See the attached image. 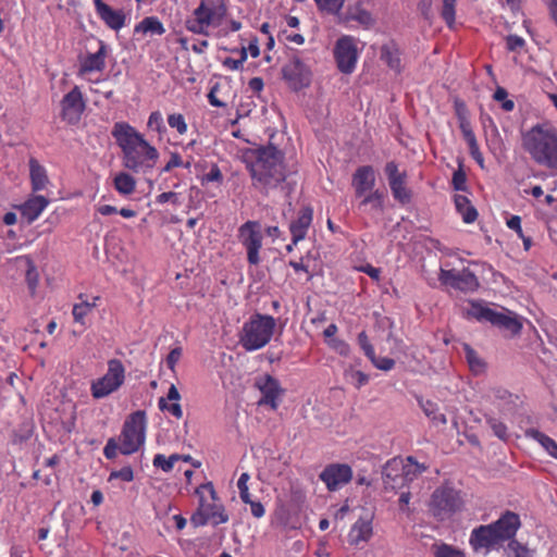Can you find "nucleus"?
I'll list each match as a JSON object with an SVG mask.
<instances>
[{
	"label": "nucleus",
	"instance_id": "f257e3e1",
	"mask_svg": "<svg viewBox=\"0 0 557 557\" xmlns=\"http://www.w3.org/2000/svg\"><path fill=\"white\" fill-rule=\"evenodd\" d=\"M112 136L122 149L125 168L146 174L156 166L159 159L158 149L150 145L135 127L126 122L115 123Z\"/></svg>",
	"mask_w": 557,
	"mask_h": 557
},
{
	"label": "nucleus",
	"instance_id": "f03ea898",
	"mask_svg": "<svg viewBox=\"0 0 557 557\" xmlns=\"http://www.w3.org/2000/svg\"><path fill=\"white\" fill-rule=\"evenodd\" d=\"M253 160L247 162L252 186L268 195L276 189L288 176L284 152L273 145L262 146L252 151Z\"/></svg>",
	"mask_w": 557,
	"mask_h": 557
},
{
	"label": "nucleus",
	"instance_id": "7ed1b4c3",
	"mask_svg": "<svg viewBox=\"0 0 557 557\" xmlns=\"http://www.w3.org/2000/svg\"><path fill=\"white\" fill-rule=\"evenodd\" d=\"M522 146L535 164L557 172V128L554 125H533L522 135Z\"/></svg>",
	"mask_w": 557,
	"mask_h": 557
},
{
	"label": "nucleus",
	"instance_id": "20e7f679",
	"mask_svg": "<svg viewBox=\"0 0 557 557\" xmlns=\"http://www.w3.org/2000/svg\"><path fill=\"white\" fill-rule=\"evenodd\" d=\"M196 494L199 496V506L190 517V523L198 528L208 523L219 525L228 521L224 506L219 502L216 492L211 482L201 484Z\"/></svg>",
	"mask_w": 557,
	"mask_h": 557
},
{
	"label": "nucleus",
	"instance_id": "39448f33",
	"mask_svg": "<svg viewBox=\"0 0 557 557\" xmlns=\"http://www.w3.org/2000/svg\"><path fill=\"white\" fill-rule=\"evenodd\" d=\"M276 326L272 315L255 313L243 325L239 344L246 351H255L267 346Z\"/></svg>",
	"mask_w": 557,
	"mask_h": 557
},
{
	"label": "nucleus",
	"instance_id": "423d86ee",
	"mask_svg": "<svg viewBox=\"0 0 557 557\" xmlns=\"http://www.w3.org/2000/svg\"><path fill=\"white\" fill-rule=\"evenodd\" d=\"M227 14L225 0H200L193 17L185 23L186 29L197 35H209L210 27L220 26Z\"/></svg>",
	"mask_w": 557,
	"mask_h": 557
},
{
	"label": "nucleus",
	"instance_id": "0eeeda50",
	"mask_svg": "<svg viewBox=\"0 0 557 557\" xmlns=\"http://www.w3.org/2000/svg\"><path fill=\"white\" fill-rule=\"evenodd\" d=\"M469 313L478 321H487L499 330L507 332L511 337L519 335L523 326L521 318L505 308L502 311H496L481 304L472 302Z\"/></svg>",
	"mask_w": 557,
	"mask_h": 557
},
{
	"label": "nucleus",
	"instance_id": "6e6552de",
	"mask_svg": "<svg viewBox=\"0 0 557 557\" xmlns=\"http://www.w3.org/2000/svg\"><path fill=\"white\" fill-rule=\"evenodd\" d=\"M147 418L144 410L131 413L124 422L120 435V453L132 455L136 453L146 440Z\"/></svg>",
	"mask_w": 557,
	"mask_h": 557
},
{
	"label": "nucleus",
	"instance_id": "1a4fd4ad",
	"mask_svg": "<svg viewBox=\"0 0 557 557\" xmlns=\"http://www.w3.org/2000/svg\"><path fill=\"white\" fill-rule=\"evenodd\" d=\"M463 506L461 492L450 485H442L432 493L430 511L438 520L449 518Z\"/></svg>",
	"mask_w": 557,
	"mask_h": 557
},
{
	"label": "nucleus",
	"instance_id": "9d476101",
	"mask_svg": "<svg viewBox=\"0 0 557 557\" xmlns=\"http://www.w3.org/2000/svg\"><path fill=\"white\" fill-rule=\"evenodd\" d=\"M238 239L247 251V261L250 265L260 263V249L262 248L263 235L260 224L256 221H247L238 228Z\"/></svg>",
	"mask_w": 557,
	"mask_h": 557
},
{
	"label": "nucleus",
	"instance_id": "9b49d317",
	"mask_svg": "<svg viewBox=\"0 0 557 557\" xmlns=\"http://www.w3.org/2000/svg\"><path fill=\"white\" fill-rule=\"evenodd\" d=\"M333 52L339 72L351 74L358 61V49L355 39L350 36L341 37L337 39Z\"/></svg>",
	"mask_w": 557,
	"mask_h": 557
},
{
	"label": "nucleus",
	"instance_id": "f8f14e48",
	"mask_svg": "<svg viewBox=\"0 0 557 557\" xmlns=\"http://www.w3.org/2000/svg\"><path fill=\"white\" fill-rule=\"evenodd\" d=\"M384 172L394 199L400 205H408L411 201L412 193L407 187V173L400 172L395 161H388Z\"/></svg>",
	"mask_w": 557,
	"mask_h": 557
},
{
	"label": "nucleus",
	"instance_id": "ddd939ff",
	"mask_svg": "<svg viewBox=\"0 0 557 557\" xmlns=\"http://www.w3.org/2000/svg\"><path fill=\"white\" fill-rule=\"evenodd\" d=\"M438 278L443 284L463 293H473L480 286L476 275L467 268L460 271L442 269Z\"/></svg>",
	"mask_w": 557,
	"mask_h": 557
},
{
	"label": "nucleus",
	"instance_id": "4468645a",
	"mask_svg": "<svg viewBox=\"0 0 557 557\" xmlns=\"http://www.w3.org/2000/svg\"><path fill=\"white\" fill-rule=\"evenodd\" d=\"M282 75L289 88L298 91L310 85L312 73L308 65L295 57L283 66Z\"/></svg>",
	"mask_w": 557,
	"mask_h": 557
},
{
	"label": "nucleus",
	"instance_id": "2eb2a0df",
	"mask_svg": "<svg viewBox=\"0 0 557 557\" xmlns=\"http://www.w3.org/2000/svg\"><path fill=\"white\" fill-rule=\"evenodd\" d=\"M255 385L262 394L258 405H265L272 410H276L280 405V398L284 394V389L278 380L270 374H264L256 380Z\"/></svg>",
	"mask_w": 557,
	"mask_h": 557
},
{
	"label": "nucleus",
	"instance_id": "dca6fc26",
	"mask_svg": "<svg viewBox=\"0 0 557 557\" xmlns=\"http://www.w3.org/2000/svg\"><path fill=\"white\" fill-rule=\"evenodd\" d=\"M469 544L475 553H487L503 545L491 523L474 528L470 533Z\"/></svg>",
	"mask_w": 557,
	"mask_h": 557
},
{
	"label": "nucleus",
	"instance_id": "f3484780",
	"mask_svg": "<svg viewBox=\"0 0 557 557\" xmlns=\"http://www.w3.org/2000/svg\"><path fill=\"white\" fill-rule=\"evenodd\" d=\"M319 478L329 491H337L351 481L352 469L346 463H332L323 469Z\"/></svg>",
	"mask_w": 557,
	"mask_h": 557
},
{
	"label": "nucleus",
	"instance_id": "a211bd4d",
	"mask_svg": "<svg viewBox=\"0 0 557 557\" xmlns=\"http://www.w3.org/2000/svg\"><path fill=\"white\" fill-rule=\"evenodd\" d=\"M499 541L504 544L511 541L521 525L520 517L518 513L506 510L498 520L491 523Z\"/></svg>",
	"mask_w": 557,
	"mask_h": 557
},
{
	"label": "nucleus",
	"instance_id": "6ab92c4d",
	"mask_svg": "<svg viewBox=\"0 0 557 557\" xmlns=\"http://www.w3.org/2000/svg\"><path fill=\"white\" fill-rule=\"evenodd\" d=\"M61 106L63 120L71 124L78 122L85 104L82 92L77 86L63 97Z\"/></svg>",
	"mask_w": 557,
	"mask_h": 557
},
{
	"label": "nucleus",
	"instance_id": "aec40b11",
	"mask_svg": "<svg viewBox=\"0 0 557 557\" xmlns=\"http://www.w3.org/2000/svg\"><path fill=\"white\" fill-rule=\"evenodd\" d=\"M373 536V516L360 517L350 528L347 541L351 546L358 547L368 543Z\"/></svg>",
	"mask_w": 557,
	"mask_h": 557
},
{
	"label": "nucleus",
	"instance_id": "412c9836",
	"mask_svg": "<svg viewBox=\"0 0 557 557\" xmlns=\"http://www.w3.org/2000/svg\"><path fill=\"white\" fill-rule=\"evenodd\" d=\"M351 186L356 198H361L367 193L372 191L375 186V171L373 166H359L352 174Z\"/></svg>",
	"mask_w": 557,
	"mask_h": 557
},
{
	"label": "nucleus",
	"instance_id": "4be33fe9",
	"mask_svg": "<svg viewBox=\"0 0 557 557\" xmlns=\"http://www.w3.org/2000/svg\"><path fill=\"white\" fill-rule=\"evenodd\" d=\"M312 220L313 209L310 206H305L298 211L296 220H294L289 225V232L294 245H297L300 240L306 238Z\"/></svg>",
	"mask_w": 557,
	"mask_h": 557
},
{
	"label": "nucleus",
	"instance_id": "5701e85b",
	"mask_svg": "<svg viewBox=\"0 0 557 557\" xmlns=\"http://www.w3.org/2000/svg\"><path fill=\"white\" fill-rule=\"evenodd\" d=\"M404 461L399 458H394L386 462L383 469V482L385 488L397 490L404 487Z\"/></svg>",
	"mask_w": 557,
	"mask_h": 557
},
{
	"label": "nucleus",
	"instance_id": "b1692460",
	"mask_svg": "<svg viewBox=\"0 0 557 557\" xmlns=\"http://www.w3.org/2000/svg\"><path fill=\"white\" fill-rule=\"evenodd\" d=\"M97 44L98 50L91 52L87 49L86 57L82 60L79 73L83 76L91 75L94 72L101 71L102 65L104 64V42L99 40L96 41L91 39L88 41V45Z\"/></svg>",
	"mask_w": 557,
	"mask_h": 557
},
{
	"label": "nucleus",
	"instance_id": "393cba45",
	"mask_svg": "<svg viewBox=\"0 0 557 557\" xmlns=\"http://www.w3.org/2000/svg\"><path fill=\"white\" fill-rule=\"evenodd\" d=\"M107 368V396L119 391L125 382L126 369L121 360L111 359Z\"/></svg>",
	"mask_w": 557,
	"mask_h": 557
},
{
	"label": "nucleus",
	"instance_id": "a878e982",
	"mask_svg": "<svg viewBox=\"0 0 557 557\" xmlns=\"http://www.w3.org/2000/svg\"><path fill=\"white\" fill-rule=\"evenodd\" d=\"M381 60L394 71L396 74H400L404 70L401 62V51L395 41H388L381 47L380 53Z\"/></svg>",
	"mask_w": 557,
	"mask_h": 557
},
{
	"label": "nucleus",
	"instance_id": "bb28decb",
	"mask_svg": "<svg viewBox=\"0 0 557 557\" xmlns=\"http://www.w3.org/2000/svg\"><path fill=\"white\" fill-rule=\"evenodd\" d=\"M181 394L176 386L172 384L168 391L166 399L161 397L158 401L159 409L161 411H166L176 419L183 418V409L180 405Z\"/></svg>",
	"mask_w": 557,
	"mask_h": 557
},
{
	"label": "nucleus",
	"instance_id": "cd10ccee",
	"mask_svg": "<svg viewBox=\"0 0 557 557\" xmlns=\"http://www.w3.org/2000/svg\"><path fill=\"white\" fill-rule=\"evenodd\" d=\"M48 203L49 201L46 197L35 196L20 206L22 216L27 220L28 224H32L35 220L38 219Z\"/></svg>",
	"mask_w": 557,
	"mask_h": 557
},
{
	"label": "nucleus",
	"instance_id": "c85d7f7f",
	"mask_svg": "<svg viewBox=\"0 0 557 557\" xmlns=\"http://www.w3.org/2000/svg\"><path fill=\"white\" fill-rule=\"evenodd\" d=\"M417 401L422 409L423 413L430 419L434 425H446L447 418L444 413L440 412L438 405L431 400L417 396Z\"/></svg>",
	"mask_w": 557,
	"mask_h": 557
},
{
	"label": "nucleus",
	"instance_id": "c756f323",
	"mask_svg": "<svg viewBox=\"0 0 557 557\" xmlns=\"http://www.w3.org/2000/svg\"><path fill=\"white\" fill-rule=\"evenodd\" d=\"M454 202L457 212L461 215L465 223L471 224L476 221L479 215L478 210L467 196L455 195Z\"/></svg>",
	"mask_w": 557,
	"mask_h": 557
},
{
	"label": "nucleus",
	"instance_id": "7c9ffc66",
	"mask_svg": "<svg viewBox=\"0 0 557 557\" xmlns=\"http://www.w3.org/2000/svg\"><path fill=\"white\" fill-rule=\"evenodd\" d=\"M29 175L34 191L45 189L49 183L46 169L34 158L29 160Z\"/></svg>",
	"mask_w": 557,
	"mask_h": 557
},
{
	"label": "nucleus",
	"instance_id": "2f4dec72",
	"mask_svg": "<svg viewBox=\"0 0 557 557\" xmlns=\"http://www.w3.org/2000/svg\"><path fill=\"white\" fill-rule=\"evenodd\" d=\"M359 208L364 210H371L375 212H383L384 210V193L380 189H375L367 193L361 197Z\"/></svg>",
	"mask_w": 557,
	"mask_h": 557
},
{
	"label": "nucleus",
	"instance_id": "473e14b6",
	"mask_svg": "<svg viewBox=\"0 0 557 557\" xmlns=\"http://www.w3.org/2000/svg\"><path fill=\"white\" fill-rule=\"evenodd\" d=\"M461 131L465 140L467 141L469 153L472 159L480 165V168H484V158L480 151L479 144L476 141L475 135L473 131L469 127V125H461Z\"/></svg>",
	"mask_w": 557,
	"mask_h": 557
},
{
	"label": "nucleus",
	"instance_id": "72a5a7b5",
	"mask_svg": "<svg viewBox=\"0 0 557 557\" xmlns=\"http://www.w3.org/2000/svg\"><path fill=\"white\" fill-rule=\"evenodd\" d=\"M134 32L135 34L141 33L161 36L165 33V28L157 16H147L135 26Z\"/></svg>",
	"mask_w": 557,
	"mask_h": 557
},
{
	"label": "nucleus",
	"instance_id": "f704fd0d",
	"mask_svg": "<svg viewBox=\"0 0 557 557\" xmlns=\"http://www.w3.org/2000/svg\"><path fill=\"white\" fill-rule=\"evenodd\" d=\"M113 185L121 195L126 196L134 193L136 182L132 175L121 172L114 177Z\"/></svg>",
	"mask_w": 557,
	"mask_h": 557
},
{
	"label": "nucleus",
	"instance_id": "c9c22d12",
	"mask_svg": "<svg viewBox=\"0 0 557 557\" xmlns=\"http://www.w3.org/2000/svg\"><path fill=\"white\" fill-rule=\"evenodd\" d=\"M193 163V158L189 157L187 160H184L182 154L177 151H170L169 153V160L164 164V166L161 169L162 173H169L172 170L176 168H184V169H190Z\"/></svg>",
	"mask_w": 557,
	"mask_h": 557
},
{
	"label": "nucleus",
	"instance_id": "e433bc0d",
	"mask_svg": "<svg viewBox=\"0 0 557 557\" xmlns=\"http://www.w3.org/2000/svg\"><path fill=\"white\" fill-rule=\"evenodd\" d=\"M528 435L539 442L552 457L557 459V443L553 438L533 429L528 431Z\"/></svg>",
	"mask_w": 557,
	"mask_h": 557
},
{
	"label": "nucleus",
	"instance_id": "4c0bfd02",
	"mask_svg": "<svg viewBox=\"0 0 557 557\" xmlns=\"http://www.w3.org/2000/svg\"><path fill=\"white\" fill-rule=\"evenodd\" d=\"M127 14L123 10H114L107 5V26L120 30L125 26Z\"/></svg>",
	"mask_w": 557,
	"mask_h": 557
},
{
	"label": "nucleus",
	"instance_id": "58836bf2",
	"mask_svg": "<svg viewBox=\"0 0 557 557\" xmlns=\"http://www.w3.org/2000/svg\"><path fill=\"white\" fill-rule=\"evenodd\" d=\"M147 129L156 133L159 138H162L166 133L163 115L159 110L152 111L147 120Z\"/></svg>",
	"mask_w": 557,
	"mask_h": 557
},
{
	"label": "nucleus",
	"instance_id": "ea45409f",
	"mask_svg": "<svg viewBox=\"0 0 557 557\" xmlns=\"http://www.w3.org/2000/svg\"><path fill=\"white\" fill-rule=\"evenodd\" d=\"M426 470V466L418 463L413 457L407 458V463H404V480L405 484L413 481L418 475Z\"/></svg>",
	"mask_w": 557,
	"mask_h": 557
},
{
	"label": "nucleus",
	"instance_id": "a19ab883",
	"mask_svg": "<svg viewBox=\"0 0 557 557\" xmlns=\"http://www.w3.org/2000/svg\"><path fill=\"white\" fill-rule=\"evenodd\" d=\"M168 125L171 129L176 131L180 136H184L188 132V124L184 114L172 112L166 117Z\"/></svg>",
	"mask_w": 557,
	"mask_h": 557
},
{
	"label": "nucleus",
	"instance_id": "79ce46f5",
	"mask_svg": "<svg viewBox=\"0 0 557 557\" xmlns=\"http://www.w3.org/2000/svg\"><path fill=\"white\" fill-rule=\"evenodd\" d=\"M432 550L434 557H466L463 550L446 543L434 544Z\"/></svg>",
	"mask_w": 557,
	"mask_h": 557
},
{
	"label": "nucleus",
	"instance_id": "37998d69",
	"mask_svg": "<svg viewBox=\"0 0 557 557\" xmlns=\"http://www.w3.org/2000/svg\"><path fill=\"white\" fill-rule=\"evenodd\" d=\"M182 458L183 457L177 454H173L170 457H165L162 454H157L153 457L152 463L156 468H161L164 472H170L173 470L175 462Z\"/></svg>",
	"mask_w": 557,
	"mask_h": 557
},
{
	"label": "nucleus",
	"instance_id": "c03bdc74",
	"mask_svg": "<svg viewBox=\"0 0 557 557\" xmlns=\"http://www.w3.org/2000/svg\"><path fill=\"white\" fill-rule=\"evenodd\" d=\"M466 359L472 372L480 373L484 370L485 363L479 357L476 351L469 345L465 346Z\"/></svg>",
	"mask_w": 557,
	"mask_h": 557
},
{
	"label": "nucleus",
	"instance_id": "a18cd8bd",
	"mask_svg": "<svg viewBox=\"0 0 557 557\" xmlns=\"http://www.w3.org/2000/svg\"><path fill=\"white\" fill-rule=\"evenodd\" d=\"M442 11L441 16L445 21V23L451 27L456 20V4L457 0H442Z\"/></svg>",
	"mask_w": 557,
	"mask_h": 557
},
{
	"label": "nucleus",
	"instance_id": "49530a36",
	"mask_svg": "<svg viewBox=\"0 0 557 557\" xmlns=\"http://www.w3.org/2000/svg\"><path fill=\"white\" fill-rule=\"evenodd\" d=\"M239 53V59L225 58L222 62L223 66L228 71H238L243 69L244 63L247 60V49L242 47L239 50H236Z\"/></svg>",
	"mask_w": 557,
	"mask_h": 557
},
{
	"label": "nucleus",
	"instance_id": "de8ad7c7",
	"mask_svg": "<svg viewBox=\"0 0 557 557\" xmlns=\"http://www.w3.org/2000/svg\"><path fill=\"white\" fill-rule=\"evenodd\" d=\"M115 480H121L126 483L132 482L134 480L133 468L131 466H125L120 470H112L107 481L113 482Z\"/></svg>",
	"mask_w": 557,
	"mask_h": 557
},
{
	"label": "nucleus",
	"instance_id": "09e8293b",
	"mask_svg": "<svg viewBox=\"0 0 557 557\" xmlns=\"http://www.w3.org/2000/svg\"><path fill=\"white\" fill-rule=\"evenodd\" d=\"M310 257L309 255L301 257L298 261L297 260H290L288 262L289 267L294 269L296 273L305 272L307 274V281H310L313 277V273L310 272L309 264Z\"/></svg>",
	"mask_w": 557,
	"mask_h": 557
},
{
	"label": "nucleus",
	"instance_id": "8fccbe9b",
	"mask_svg": "<svg viewBox=\"0 0 557 557\" xmlns=\"http://www.w3.org/2000/svg\"><path fill=\"white\" fill-rule=\"evenodd\" d=\"M101 297L97 296L94 298L92 306H96V301L100 300ZM91 305L88 301H84L81 304H77L73 307V317L75 322H79L84 324V317L86 315L87 311L90 310Z\"/></svg>",
	"mask_w": 557,
	"mask_h": 557
},
{
	"label": "nucleus",
	"instance_id": "3c124183",
	"mask_svg": "<svg viewBox=\"0 0 557 557\" xmlns=\"http://www.w3.org/2000/svg\"><path fill=\"white\" fill-rule=\"evenodd\" d=\"M27 265L25 280L30 293L34 294L38 285L39 275L36 267L30 260L27 261Z\"/></svg>",
	"mask_w": 557,
	"mask_h": 557
},
{
	"label": "nucleus",
	"instance_id": "603ef678",
	"mask_svg": "<svg viewBox=\"0 0 557 557\" xmlns=\"http://www.w3.org/2000/svg\"><path fill=\"white\" fill-rule=\"evenodd\" d=\"M216 183L221 185L223 183V174L216 164H212L210 170L201 177V184Z\"/></svg>",
	"mask_w": 557,
	"mask_h": 557
},
{
	"label": "nucleus",
	"instance_id": "864d4df0",
	"mask_svg": "<svg viewBox=\"0 0 557 557\" xmlns=\"http://www.w3.org/2000/svg\"><path fill=\"white\" fill-rule=\"evenodd\" d=\"M487 423L490 425V428L493 430V433L499 438V440H503V441H506L507 437H508V434H507V426L504 422L499 421L498 419L496 418H490L487 420Z\"/></svg>",
	"mask_w": 557,
	"mask_h": 557
},
{
	"label": "nucleus",
	"instance_id": "5fc2aeb1",
	"mask_svg": "<svg viewBox=\"0 0 557 557\" xmlns=\"http://www.w3.org/2000/svg\"><path fill=\"white\" fill-rule=\"evenodd\" d=\"M320 10L330 13L338 12L345 0H314Z\"/></svg>",
	"mask_w": 557,
	"mask_h": 557
},
{
	"label": "nucleus",
	"instance_id": "6e6d98bb",
	"mask_svg": "<svg viewBox=\"0 0 557 557\" xmlns=\"http://www.w3.org/2000/svg\"><path fill=\"white\" fill-rule=\"evenodd\" d=\"M451 185L455 190L465 191L467 189V176L462 169H458L454 172Z\"/></svg>",
	"mask_w": 557,
	"mask_h": 557
},
{
	"label": "nucleus",
	"instance_id": "4d7b16f0",
	"mask_svg": "<svg viewBox=\"0 0 557 557\" xmlns=\"http://www.w3.org/2000/svg\"><path fill=\"white\" fill-rule=\"evenodd\" d=\"M373 366L383 371H389L394 368L395 361L388 357H376L374 354L372 358H369Z\"/></svg>",
	"mask_w": 557,
	"mask_h": 557
},
{
	"label": "nucleus",
	"instance_id": "13d9d810",
	"mask_svg": "<svg viewBox=\"0 0 557 557\" xmlns=\"http://www.w3.org/2000/svg\"><path fill=\"white\" fill-rule=\"evenodd\" d=\"M358 344L360 348L363 350L364 355L368 358H372L375 354L373 346L371 345L369 337L364 331L358 334Z\"/></svg>",
	"mask_w": 557,
	"mask_h": 557
},
{
	"label": "nucleus",
	"instance_id": "bf43d9fd",
	"mask_svg": "<svg viewBox=\"0 0 557 557\" xmlns=\"http://www.w3.org/2000/svg\"><path fill=\"white\" fill-rule=\"evenodd\" d=\"M525 45V40L518 35H509L506 38V46L509 51H519Z\"/></svg>",
	"mask_w": 557,
	"mask_h": 557
},
{
	"label": "nucleus",
	"instance_id": "052dcab7",
	"mask_svg": "<svg viewBox=\"0 0 557 557\" xmlns=\"http://www.w3.org/2000/svg\"><path fill=\"white\" fill-rule=\"evenodd\" d=\"M350 18L358 21L362 25H371L373 23V18L371 14L366 10H356V12L350 14Z\"/></svg>",
	"mask_w": 557,
	"mask_h": 557
},
{
	"label": "nucleus",
	"instance_id": "680f3d73",
	"mask_svg": "<svg viewBox=\"0 0 557 557\" xmlns=\"http://www.w3.org/2000/svg\"><path fill=\"white\" fill-rule=\"evenodd\" d=\"M156 202L159 205H163L165 202H172L174 206L180 205L178 194L174 191H165L157 196Z\"/></svg>",
	"mask_w": 557,
	"mask_h": 557
},
{
	"label": "nucleus",
	"instance_id": "e2e57ef3",
	"mask_svg": "<svg viewBox=\"0 0 557 557\" xmlns=\"http://www.w3.org/2000/svg\"><path fill=\"white\" fill-rule=\"evenodd\" d=\"M182 348L181 347H175L173 348L168 357H166V366L169 369H171L172 371H174L177 362L180 361L181 357H182Z\"/></svg>",
	"mask_w": 557,
	"mask_h": 557
},
{
	"label": "nucleus",
	"instance_id": "0e129e2a",
	"mask_svg": "<svg viewBox=\"0 0 557 557\" xmlns=\"http://www.w3.org/2000/svg\"><path fill=\"white\" fill-rule=\"evenodd\" d=\"M91 394L97 399L104 397V375L92 382Z\"/></svg>",
	"mask_w": 557,
	"mask_h": 557
},
{
	"label": "nucleus",
	"instance_id": "69168bd1",
	"mask_svg": "<svg viewBox=\"0 0 557 557\" xmlns=\"http://www.w3.org/2000/svg\"><path fill=\"white\" fill-rule=\"evenodd\" d=\"M506 225L508 228L515 231L519 238H523V231L521 227V218L519 215H511L507 222Z\"/></svg>",
	"mask_w": 557,
	"mask_h": 557
},
{
	"label": "nucleus",
	"instance_id": "338daca9",
	"mask_svg": "<svg viewBox=\"0 0 557 557\" xmlns=\"http://www.w3.org/2000/svg\"><path fill=\"white\" fill-rule=\"evenodd\" d=\"M113 213H119L125 219H132L137 215V212L133 209L122 208V209L117 210L115 207L107 205V215L113 214Z\"/></svg>",
	"mask_w": 557,
	"mask_h": 557
},
{
	"label": "nucleus",
	"instance_id": "774afa93",
	"mask_svg": "<svg viewBox=\"0 0 557 557\" xmlns=\"http://www.w3.org/2000/svg\"><path fill=\"white\" fill-rule=\"evenodd\" d=\"M359 271L368 274L372 280L379 281L381 276V270L379 268H374L371 264H366L359 268Z\"/></svg>",
	"mask_w": 557,
	"mask_h": 557
}]
</instances>
